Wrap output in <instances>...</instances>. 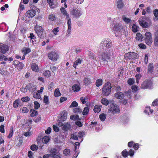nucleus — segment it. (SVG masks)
<instances>
[{
  "label": "nucleus",
  "instance_id": "obj_1",
  "mask_svg": "<svg viewBox=\"0 0 158 158\" xmlns=\"http://www.w3.org/2000/svg\"><path fill=\"white\" fill-rule=\"evenodd\" d=\"M98 51L100 54L98 56L99 59L102 62L107 64L112 57L114 53L111 40L107 38L103 39L99 44Z\"/></svg>",
  "mask_w": 158,
  "mask_h": 158
},
{
  "label": "nucleus",
  "instance_id": "obj_2",
  "mask_svg": "<svg viewBox=\"0 0 158 158\" xmlns=\"http://www.w3.org/2000/svg\"><path fill=\"white\" fill-rule=\"evenodd\" d=\"M127 27L120 23L115 24L113 27L116 36H120L122 35L126 36L128 35Z\"/></svg>",
  "mask_w": 158,
  "mask_h": 158
},
{
  "label": "nucleus",
  "instance_id": "obj_3",
  "mask_svg": "<svg viewBox=\"0 0 158 158\" xmlns=\"http://www.w3.org/2000/svg\"><path fill=\"white\" fill-rule=\"evenodd\" d=\"M61 13L63 15L66 17V19H68L67 23L68 29L67 31L66 35L69 37L71 31V19L70 18L69 14L67 13L65 9L63 7L60 9Z\"/></svg>",
  "mask_w": 158,
  "mask_h": 158
},
{
  "label": "nucleus",
  "instance_id": "obj_4",
  "mask_svg": "<svg viewBox=\"0 0 158 158\" xmlns=\"http://www.w3.org/2000/svg\"><path fill=\"white\" fill-rule=\"evenodd\" d=\"M82 14L81 9L78 7L73 8L70 11V14L73 18H79Z\"/></svg>",
  "mask_w": 158,
  "mask_h": 158
},
{
  "label": "nucleus",
  "instance_id": "obj_5",
  "mask_svg": "<svg viewBox=\"0 0 158 158\" xmlns=\"http://www.w3.org/2000/svg\"><path fill=\"white\" fill-rule=\"evenodd\" d=\"M34 29L38 37L43 39L46 36V33L44 31V28L41 26L36 25L34 27Z\"/></svg>",
  "mask_w": 158,
  "mask_h": 158
},
{
  "label": "nucleus",
  "instance_id": "obj_6",
  "mask_svg": "<svg viewBox=\"0 0 158 158\" xmlns=\"http://www.w3.org/2000/svg\"><path fill=\"white\" fill-rule=\"evenodd\" d=\"M120 111L119 106L114 103H113L110 105L108 109L109 113H111L114 114H118Z\"/></svg>",
  "mask_w": 158,
  "mask_h": 158
},
{
  "label": "nucleus",
  "instance_id": "obj_7",
  "mask_svg": "<svg viewBox=\"0 0 158 158\" xmlns=\"http://www.w3.org/2000/svg\"><path fill=\"white\" fill-rule=\"evenodd\" d=\"M111 84L109 82H107L104 85L102 90V94L105 96H108L110 93L111 90Z\"/></svg>",
  "mask_w": 158,
  "mask_h": 158
},
{
  "label": "nucleus",
  "instance_id": "obj_8",
  "mask_svg": "<svg viewBox=\"0 0 158 158\" xmlns=\"http://www.w3.org/2000/svg\"><path fill=\"white\" fill-rule=\"evenodd\" d=\"M48 56L50 60L54 61H57L59 58L58 53L54 51L49 52L48 54Z\"/></svg>",
  "mask_w": 158,
  "mask_h": 158
},
{
  "label": "nucleus",
  "instance_id": "obj_9",
  "mask_svg": "<svg viewBox=\"0 0 158 158\" xmlns=\"http://www.w3.org/2000/svg\"><path fill=\"white\" fill-rule=\"evenodd\" d=\"M145 43L148 45H151L152 42L151 33L150 32H146L145 33Z\"/></svg>",
  "mask_w": 158,
  "mask_h": 158
},
{
  "label": "nucleus",
  "instance_id": "obj_10",
  "mask_svg": "<svg viewBox=\"0 0 158 158\" xmlns=\"http://www.w3.org/2000/svg\"><path fill=\"white\" fill-rule=\"evenodd\" d=\"M152 86V83L150 80H146L143 82L141 85V87L143 89H150Z\"/></svg>",
  "mask_w": 158,
  "mask_h": 158
},
{
  "label": "nucleus",
  "instance_id": "obj_11",
  "mask_svg": "<svg viewBox=\"0 0 158 158\" xmlns=\"http://www.w3.org/2000/svg\"><path fill=\"white\" fill-rule=\"evenodd\" d=\"M148 18L146 19L144 17H140L139 20V24L143 28H147L148 27V23L146 22V20H148Z\"/></svg>",
  "mask_w": 158,
  "mask_h": 158
},
{
  "label": "nucleus",
  "instance_id": "obj_12",
  "mask_svg": "<svg viewBox=\"0 0 158 158\" xmlns=\"http://www.w3.org/2000/svg\"><path fill=\"white\" fill-rule=\"evenodd\" d=\"M125 56L130 60L136 59L137 57V54L133 52L127 53Z\"/></svg>",
  "mask_w": 158,
  "mask_h": 158
},
{
  "label": "nucleus",
  "instance_id": "obj_13",
  "mask_svg": "<svg viewBox=\"0 0 158 158\" xmlns=\"http://www.w3.org/2000/svg\"><path fill=\"white\" fill-rule=\"evenodd\" d=\"M35 15V11L33 10L27 11L25 14V16L28 18H32Z\"/></svg>",
  "mask_w": 158,
  "mask_h": 158
},
{
  "label": "nucleus",
  "instance_id": "obj_14",
  "mask_svg": "<svg viewBox=\"0 0 158 158\" xmlns=\"http://www.w3.org/2000/svg\"><path fill=\"white\" fill-rule=\"evenodd\" d=\"M8 50L7 46L2 44H0V52L5 53Z\"/></svg>",
  "mask_w": 158,
  "mask_h": 158
},
{
  "label": "nucleus",
  "instance_id": "obj_15",
  "mask_svg": "<svg viewBox=\"0 0 158 158\" xmlns=\"http://www.w3.org/2000/svg\"><path fill=\"white\" fill-rule=\"evenodd\" d=\"M115 97L120 99H122L124 97V95L123 93L121 92H118L114 94Z\"/></svg>",
  "mask_w": 158,
  "mask_h": 158
},
{
  "label": "nucleus",
  "instance_id": "obj_16",
  "mask_svg": "<svg viewBox=\"0 0 158 158\" xmlns=\"http://www.w3.org/2000/svg\"><path fill=\"white\" fill-rule=\"evenodd\" d=\"M84 84L86 86L91 85V81L90 78L87 77H85L83 80Z\"/></svg>",
  "mask_w": 158,
  "mask_h": 158
},
{
  "label": "nucleus",
  "instance_id": "obj_17",
  "mask_svg": "<svg viewBox=\"0 0 158 158\" xmlns=\"http://www.w3.org/2000/svg\"><path fill=\"white\" fill-rule=\"evenodd\" d=\"M122 19L124 22L126 24L129 23L131 21V19L127 18L125 15H123L122 17Z\"/></svg>",
  "mask_w": 158,
  "mask_h": 158
},
{
  "label": "nucleus",
  "instance_id": "obj_18",
  "mask_svg": "<svg viewBox=\"0 0 158 158\" xmlns=\"http://www.w3.org/2000/svg\"><path fill=\"white\" fill-rule=\"evenodd\" d=\"M102 106L101 105H95L94 109V111L95 113L99 112L101 110Z\"/></svg>",
  "mask_w": 158,
  "mask_h": 158
},
{
  "label": "nucleus",
  "instance_id": "obj_19",
  "mask_svg": "<svg viewBox=\"0 0 158 158\" xmlns=\"http://www.w3.org/2000/svg\"><path fill=\"white\" fill-rule=\"evenodd\" d=\"M144 112L146 114H148L149 116H150L153 113V110L150 109V107L148 106L146 107Z\"/></svg>",
  "mask_w": 158,
  "mask_h": 158
},
{
  "label": "nucleus",
  "instance_id": "obj_20",
  "mask_svg": "<svg viewBox=\"0 0 158 158\" xmlns=\"http://www.w3.org/2000/svg\"><path fill=\"white\" fill-rule=\"evenodd\" d=\"M154 45L155 46H158V30L155 34Z\"/></svg>",
  "mask_w": 158,
  "mask_h": 158
},
{
  "label": "nucleus",
  "instance_id": "obj_21",
  "mask_svg": "<svg viewBox=\"0 0 158 158\" xmlns=\"http://www.w3.org/2000/svg\"><path fill=\"white\" fill-rule=\"evenodd\" d=\"M67 113L65 111H62L61 113V119L63 121L66 120L67 118Z\"/></svg>",
  "mask_w": 158,
  "mask_h": 158
},
{
  "label": "nucleus",
  "instance_id": "obj_22",
  "mask_svg": "<svg viewBox=\"0 0 158 158\" xmlns=\"http://www.w3.org/2000/svg\"><path fill=\"white\" fill-rule=\"evenodd\" d=\"M31 51L30 49L28 48H24L22 49V52H23L24 55H26Z\"/></svg>",
  "mask_w": 158,
  "mask_h": 158
},
{
  "label": "nucleus",
  "instance_id": "obj_23",
  "mask_svg": "<svg viewBox=\"0 0 158 158\" xmlns=\"http://www.w3.org/2000/svg\"><path fill=\"white\" fill-rule=\"evenodd\" d=\"M143 37L139 33H138L136 34L135 39L137 40L141 41L143 39Z\"/></svg>",
  "mask_w": 158,
  "mask_h": 158
},
{
  "label": "nucleus",
  "instance_id": "obj_24",
  "mask_svg": "<svg viewBox=\"0 0 158 158\" xmlns=\"http://www.w3.org/2000/svg\"><path fill=\"white\" fill-rule=\"evenodd\" d=\"M82 61V60L79 59L77 60L74 63V64L73 65V67L76 68L77 66L80 64L81 63Z\"/></svg>",
  "mask_w": 158,
  "mask_h": 158
},
{
  "label": "nucleus",
  "instance_id": "obj_25",
  "mask_svg": "<svg viewBox=\"0 0 158 158\" xmlns=\"http://www.w3.org/2000/svg\"><path fill=\"white\" fill-rule=\"evenodd\" d=\"M72 89L74 92H78L80 90V87L79 85L75 84L73 86Z\"/></svg>",
  "mask_w": 158,
  "mask_h": 158
},
{
  "label": "nucleus",
  "instance_id": "obj_26",
  "mask_svg": "<svg viewBox=\"0 0 158 158\" xmlns=\"http://www.w3.org/2000/svg\"><path fill=\"white\" fill-rule=\"evenodd\" d=\"M50 140V138L48 136H45L42 139V142L44 143H47Z\"/></svg>",
  "mask_w": 158,
  "mask_h": 158
},
{
  "label": "nucleus",
  "instance_id": "obj_27",
  "mask_svg": "<svg viewBox=\"0 0 158 158\" xmlns=\"http://www.w3.org/2000/svg\"><path fill=\"white\" fill-rule=\"evenodd\" d=\"M31 68L33 71L37 72L38 70V67L35 63H33L31 65Z\"/></svg>",
  "mask_w": 158,
  "mask_h": 158
},
{
  "label": "nucleus",
  "instance_id": "obj_28",
  "mask_svg": "<svg viewBox=\"0 0 158 158\" xmlns=\"http://www.w3.org/2000/svg\"><path fill=\"white\" fill-rule=\"evenodd\" d=\"M80 100L82 103L85 104L88 100V98L87 96H84L80 98Z\"/></svg>",
  "mask_w": 158,
  "mask_h": 158
},
{
  "label": "nucleus",
  "instance_id": "obj_29",
  "mask_svg": "<svg viewBox=\"0 0 158 158\" xmlns=\"http://www.w3.org/2000/svg\"><path fill=\"white\" fill-rule=\"evenodd\" d=\"M30 113L31 117H34L38 114V112L33 109L31 110L30 111Z\"/></svg>",
  "mask_w": 158,
  "mask_h": 158
},
{
  "label": "nucleus",
  "instance_id": "obj_30",
  "mask_svg": "<svg viewBox=\"0 0 158 158\" xmlns=\"http://www.w3.org/2000/svg\"><path fill=\"white\" fill-rule=\"evenodd\" d=\"M89 108L88 106H86L84 108L82 112V114L83 115H87L88 114Z\"/></svg>",
  "mask_w": 158,
  "mask_h": 158
},
{
  "label": "nucleus",
  "instance_id": "obj_31",
  "mask_svg": "<svg viewBox=\"0 0 158 158\" xmlns=\"http://www.w3.org/2000/svg\"><path fill=\"white\" fill-rule=\"evenodd\" d=\"M124 4L120 1H118L117 2V6L118 9H122L123 6Z\"/></svg>",
  "mask_w": 158,
  "mask_h": 158
},
{
  "label": "nucleus",
  "instance_id": "obj_32",
  "mask_svg": "<svg viewBox=\"0 0 158 158\" xmlns=\"http://www.w3.org/2000/svg\"><path fill=\"white\" fill-rule=\"evenodd\" d=\"M153 14L155 16L154 19L155 21H156L158 19V10L155 9L153 11Z\"/></svg>",
  "mask_w": 158,
  "mask_h": 158
},
{
  "label": "nucleus",
  "instance_id": "obj_33",
  "mask_svg": "<svg viewBox=\"0 0 158 158\" xmlns=\"http://www.w3.org/2000/svg\"><path fill=\"white\" fill-rule=\"evenodd\" d=\"M139 27L138 26H136L135 24H133L132 26V31L134 32H137L138 30Z\"/></svg>",
  "mask_w": 158,
  "mask_h": 158
},
{
  "label": "nucleus",
  "instance_id": "obj_34",
  "mask_svg": "<svg viewBox=\"0 0 158 158\" xmlns=\"http://www.w3.org/2000/svg\"><path fill=\"white\" fill-rule=\"evenodd\" d=\"M61 94L60 92L59 89L58 88H57L55 89L54 93V95L56 97H58L60 96Z\"/></svg>",
  "mask_w": 158,
  "mask_h": 158
},
{
  "label": "nucleus",
  "instance_id": "obj_35",
  "mask_svg": "<svg viewBox=\"0 0 158 158\" xmlns=\"http://www.w3.org/2000/svg\"><path fill=\"white\" fill-rule=\"evenodd\" d=\"M153 66L152 64H149L148 68V72L151 73L153 70Z\"/></svg>",
  "mask_w": 158,
  "mask_h": 158
},
{
  "label": "nucleus",
  "instance_id": "obj_36",
  "mask_svg": "<svg viewBox=\"0 0 158 158\" xmlns=\"http://www.w3.org/2000/svg\"><path fill=\"white\" fill-rule=\"evenodd\" d=\"M101 103L105 106H107L109 103V101L106 98H103L101 100Z\"/></svg>",
  "mask_w": 158,
  "mask_h": 158
},
{
  "label": "nucleus",
  "instance_id": "obj_37",
  "mask_svg": "<svg viewBox=\"0 0 158 158\" xmlns=\"http://www.w3.org/2000/svg\"><path fill=\"white\" fill-rule=\"evenodd\" d=\"M135 77H136V82L137 84H138L139 83V80L142 77V75L140 74H136Z\"/></svg>",
  "mask_w": 158,
  "mask_h": 158
},
{
  "label": "nucleus",
  "instance_id": "obj_38",
  "mask_svg": "<svg viewBox=\"0 0 158 158\" xmlns=\"http://www.w3.org/2000/svg\"><path fill=\"white\" fill-rule=\"evenodd\" d=\"M102 83V79H98L96 82V85L98 87L101 86Z\"/></svg>",
  "mask_w": 158,
  "mask_h": 158
},
{
  "label": "nucleus",
  "instance_id": "obj_39",
  "mask_svg": "<svg viewBox=\"0 0 158 158\" xmlns=\"http://www.w3.org/2000/svg\"><path fill=\"white\" fill-rule=\"evenodd\" d=\"M73 111L75 113H81L82 112V110L81 109L77 107L74 108Z\"/></svg>",
  "mask_w": 158,
  "mask_h": 158
},
{
  "label": "nucleus",
  "instance_id": "obj_40",
  "mask_svg": "<svg viewBox=\"0 0 158 158\" xmlns=\"http://www.w3.org/2000/svg\"><path fill=\"white\" fill-rule=\"evenodd\" d=\"M70 127V125L69 123H67L63 126V128L64 130L67 131L69 128Z\"/></svg>",
  "mask_w": 158,
  "mask_h": 158
},
{
  "label": "nucleus",
  "instance_id": "obj_41",
  "mask_svg": "<svg viewBox=\"0 0 158 158\" xmlns=\"http://www.w3.org/2000/svg\"><path fill=\"white\" fill-rule=\"evenodd\" d=\"M50 153L52 154V155H53L54 154H58L59 152L58 150L55 148H53L50 151Z\"/></svg>",
  "mask_w": 158,
  "mask_h": 158
},
{
  "label": "nucleus",
  "instance_id": "obj_42",
  "mask_svg": "<svg viewBox=\"0 0 158 158\" xmlns=\"http://www.w3.org/2000/svg\"><path fill=\"white\" fill-rule=\"evenodd\" d=\"M122 154L123 156L125 157L124 158H127V157L128 155V153L127 151L125 149L122 152Z\"/></svg>",
  "mask_w": 158,
  "mask_h": 158
},
{
  "label": "nucleus",
  "instance_id": "obj_43",
  "mask_svg": "<svg viewBox=\"0 0 158 158\" xmlns=\"http://www.w3.org/2000/svg\"><path fill=\"white\" fill-rule=\"evenodd\" d=\"M100 120L102 121H104L106 118V115L104 114H101L99 116Z\"/></svg>",
  "mask_w": 158,
  "mask_h": 158
},
{
  "label": "nucleus",
  "instance_id": "obj_44",
  "mask_svg": "<svg viewBox=\"0 0 158 158\" xmlns=\"http://www.w3.org/2000/svg\"><path fill=\"white\" fill-rule=\"evenodd\" d=\"M44 74L47 77H48L51 76L50 72L49 70H46L44 71Z\"/></svg>",
  "mask_w": 158,
  "mask_h": 158
},
{
  "label": "nucleus",
  "instance_id": "obj_45",
  "mask_svg": "<svg viewBox=\"0 0 158 158\" xmlns=\"http://www.w3.org/2000/svg\"><path fill=\"white\" fill-rule=\"evenodd\" d=\"M19 100H16L13 103V107L16 108L19 105Z\"/></svg>",
  "mask_w": 158,
  "mask_h": 158
},
{
  "label": "nucleus",
  "instance_id": "obj_46",
  "mask_svg": "<svg viewBox=\"0 0 158 158\" xmlns=\"http://www.w3.org/2000/svg\"><path fill=\"white\" fill-rule=\"evenodd\" d=\"M56 17L54 15L50 14L48 16V19L52 21H53L56 19Z\"/></svg>",
  "mask_w": 158,
  "mask_h": 158
},
{
  "label": "nucleus",
  "instance_id": "obj_47",
  "mask_svg": "<svg viewBox=\"0 0 158 158\" xmlns=\"http://www.w3.org/2000/svg\"><path fill=\"white\" fill-rule=\"evenodd\" d=\"M40 94V93H39L38 92L37 93L36 92H34L33 94V96L34 98H36L40 99L41 96Z\"/></svg>",
  "mask_w": 158,
  "mask_h": 158
},
{
  "label": "nucleus",
  "instance_id": "obj_48",
  "mask_svg": "<svg viewBox=\"0 0 158 158\" xmlns=\"http://www.w3.org/2000/svg\"><path fill=\"white\" fill-rule=\"evenodd\" d=\"M135 81L134 79L130 78L127 81L128 83L130 85H133L135 83Z\"/></svg>",
  "mask_w": 158,
  "mask_h": 158
},
{
  "label": "nucleus",
  "instance_id": "obj_49",
  "mask_svg": "<svg viewBox=\"0 0 158 158\" xmlns=\"http://www.w3.org/2000/svg\"><path fill=\"white\" fill-rule=\"evenodd\" d=\"M71 138L74 140H77L78 139V136L77 133H74L71 135Z\"/></svg>",
  "mask_w": 158,
  "mask_h": 158
},
{
  "label": "nucleus",
  "instance_id": "obj_50",
  "mask_svg": "<svg viewBox=\"0 0 158 158\" xmlns=\"http://www.w3.org/2000/svg\"><path fill=\"white\" fill-rule=\"evenodd\" d=\"M13 127H11L10 128L9 134L8 136V138H10L13 136Z\"/></svg>",
  "mask_w": 158,
  "mask_h": 158
},
{
  "label": "nucleus",
  "instance_id": "obj_51",
  "mask_svg": "<svg viewBox=\"0 0 158 158\" xmlns=\"http://www.w3.org/2000/svg\"><path fill=\"white\" fill-rule=\"evenodd\" d=\"M97 124V122H92L91 123V124L90 125V127L93 129H94V127L96 126Z\"/></svg>",
  "mask_w": 158,
  "mask_h": 158
},
{
  "label": "nucleus",
  "instance_id": "obj_52",
  "mask_svg": "<svg viewBox=\"0 0 158 158\" xmlns=\"http://www.w3.org/2000/svg\"><path fill=\"white\" fill-rule=\"evenodd\" d=\"M78 105V103L76 101H74L72 102L69 107L71 108L74 107H77Z\"/></svg>",
  "mask_w": 158,
  "mask_h": 158
},
{
  "label": "nucleus",
  "instance_id": "obj_53",
  "mask_svg": "<svg viewBox=\"0 0 158 158\" xmlns=\"http://www.w3.org/2000/svg\"><path fill=\"white\" fill-rule=\"evenodd\" d=\"M59 28L58 27H57L54 28L52 30V32L55 35H57V33L59 31Z\"/></svg>",
  "mask_w": 158,
  "mask_h": 158
},
{
  "label": "nucleus",
  "instance_id": "obj_54",
  "mask_svg": "<svg viewBox=\"0 0 158 158\" xmlns=\"http://www.w3.org/2000/svg\"><path fill=\"white\" fill-rule=\"evenodd\" d=\"M63 153L65 156L68 155L70 153V150L68 149H65L64 150Z\"/></svg>",
  "mask_w": 158,
  "mask_h": 158
},
{
  "label": "nucleus",
  "instance_id": "obj_55",
  "mask_svg": "<svg viewBox=\"0 0 158 158\" xmlns=\"http://www.w3.org/2000/svg\"><path fill=\"white\" fill-rule=\"evenodd\" d=\"M34 107L35 109H37L40 107V104L37 101H35L34 102Z\"/></svg>",
  "mask_w": 158,
  "mask_h": 158
},
{
  "label": "nucleus",
  "instance_id": "obj_56",
  "mask_svg": "<svg viewBox=\"0 0 158 158\" xmlns=\"http://www.w3.org/2000/svg\"><path fill=\"white\" fill-rule=\"evenodd\" d=\"M8 58L2 54H0V60H7Z\"/></svg>",
  "mask_w": 158,
  "mask_h": 158
},
{
  "label": "nucleus",
  "instance_id": "obj_57",
  "mask_svg": "<svg viewBox=\"0 0 158 158\" xmlns=\"http://www.w3.org/2000/svg\"><path fill=\"white\" fill-rule=\"evenodd\" d=\"M38 149L37 146L35 144L32 145L31 147V149L32 151H36Z\"/></svg>",
  "mask_w": 158,
  "mask_h": 158
},
{
  "label": "nucleus",
  "instance_id": "obj_58",
  "mask_svg": "<svg viewBox=\"0 0 158 158\" xmlns=\"http://www.w3.org/2000/svg\"><path fill=\"white\" fill-rule=\"evenodd\" d=\"M37 89L36 86L35 85H33L31 87L30 89V90L31 91H32L34 93L36 91Z\"/></svg>",
  "mask_w": 158,
  "mask_h": 158
},
{
  "label": "nucleus",
  "instance_id": "obj_59",
  "mask_svg": "<svg viewBox=\"0 0 158 158\" xmlns=\"http://www.w3.org/2000/svg\"><path fill=\"white\" fill-rule=\"evenodd\" d=\"M48 3L49 4V6H50L51 8H53L52 6L53 5V0H47Z\"/></svg>",
  "mask_w": 158,
  "mask_h": 158
},
{
  "label": "nucleus",
  "instance_id": "obj_60",
  "mask_svg": "<svg viewBox=\"0 0 158 158\" xmlns=\"http://www.w3.org/2000/svg\"><path fill=\"white\" fill-rule=\"evenodd\" d=\"M139 47L141 48L145 49L146 48V46L143 44L140 43L138 45Z\"/></svg>",
  "mask_w": 158,
  "mask_h": 158
},
{
  "label": "nucleus",
  "instance_id": "obj_61",
  "mask_svg": "<svg viewBox=\"0 0 158 158\" xmlns=\"http://www.w3.org/2000/svg\"><path fill=\"white\" fill-rule=\"evenodd\" d=\"M29 38L31 40L34 39V40H35L36 39L33 33H31L30 34V36H29Z\"/></svg>",
  "mask_w": 158,
  "mask_h": 158
},
{
  "label": "nucleus",
  "instance_id": "obj_62",
  "mask_svg": "<svg viewBox=\"0 0 158 158\" xmlns=\"http://www.w3.org/2000/svg\"><path fill=\"white\" fill-rule=\"evenodd\" d=\"M0 131L2 133H4V126L3 125H1L0 126Z\"/></svg>",
  "mask_w": 158,
  "mask_h": 158
},
{
  "label": "nucleus",
  "instance_id": "obj_63",
  "mask_svg": "<svg viewBox=\"0 0 158 158\" xmlns=\"http://www.w3.org/2000/svg\"><path fill=\"white\" fill-rule=\"evenodd\" d=\"M53 82H51L49 85L48 89L50 91L53 88Z\"/></svg>",
  "mask_w": 158,
  "mask_h": 158
},
{
  "label": "nucleus",
  "instance_id": "obj_64",
  "mask_svg": "<svg viewBox=\"0 0 158 158\" xmlns=\"http://www.w3.org/2000/svg\"><path fill=\"white\" fill-rule=\"evenodd\" d=\"M152 104L153 106L158 105V99H155L152 102Z\"/></svg>",
  "mask_w": 158,
  "mask_h": 158
}]
</instances>
